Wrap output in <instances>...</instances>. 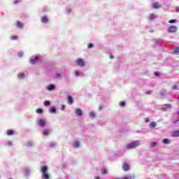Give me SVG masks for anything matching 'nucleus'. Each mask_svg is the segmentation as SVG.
Wrapping results in <instances>:
<instances>
[{"mask_svg": "<svg viewBox=\"0 0 179 179\" xmlns=\"http://www.w3.org/2000/svg\"><path fill=\"white\" fill-rule=\"evenodd\" d=\"M41 171L42 173V178L50 179V174H48V167H47V166H41Z\"/></svg>", "mask_w": 179, "mask_h": 179, "instance_id": "f257e3e1", "label": "nucleus"}, {"mask_svg": "<svg viewBox=\"0 0 179 179\" xmlns=\"http://www.w3.org/2000/svg\"><path fill=\"white\" fill-rule=\"evenodd\" d=\"M139 145H141V142L139 141H133L127 145V149H134L135 148H138Z\"/></svg>", "mask_w": 179, "mask_h": 179, "instance_id": "f03ea898", "label": "nucleus"}, {"mask_svg": "<svg viewBox=\"0 0 179 179\" xmlns=\"http://www.w3.org/2000/svg\"><path fill=\"white\" fill-rule=\"evenodd\" d=\"M177 30H178V28L177 27V26H171L167 29V31H169V33H176Z\"/></svg>", "mask_w": 179, "mask_h": 179, "instance_id": "7ed1b4c3", "label": "nucleus"}, {"mask_svg": "<svg viewBox=\"0 0 179 179\" xmlns=\"http://www.w3.org/2000/svg\"><path fill=\"white\" fill-rule=\"evenodd\" d=\"M76 62L77 63V65H78V66H85V60H83V59H77L76 60Z\"/></svg>", "mask_w": 179, "mask_h": 179, "instance_id": "20e7f679", "label": "nucleus"}, {"mask_svg": "<svg viewBox=\"0 0 179 179\" xmlns=\"http://www.w3.org/2000/svg\"><path fill=\"white\" fill-rule=\"evenodd\" d=\"M122 170H124V171H129V165L128 164V163L124 162L122 165Z\"/></svg>", "mask_w": 179, "mask_h": 179, "instance_id": "39448f33", "label": "nucleus"}, {"mask_svg": "<svg viewBox=\"0 0 179 179\" xmlns=\"http://www.w3.org/2000/svg\"><path fill=\"white\" fill-rule=\"evenodd\" d=\"M38 125H39V127H45V122L43 120H38L37 122Z\"/></svg>", "mask_w": 179, "mask_h": 179, "instance_id": "423d86ee", "label": "nucleus"}, {"mask_svg": "<svg viewBox=\"0 0 179 179\" xmlns=\"http://www.w3.org/2000/svg\"><path fill=\"white\" fill-rule=\"evenodd\" d=\"M29 62L31 65H35V64L38 62V57H36L34 59H31Z\"/></svg>", "mask_w": 179, "mask_h": 179, "instance_id": "0eeeda50", "label": "nucleus"}, {"mask_svg": "<svg viewBox=\"0 0 179 179\" xmlns=\"http://www.w3.org/2000/svg\"><path fill=\"white\" fill-rule=\"evenodd\" d=\"M42 23H48V17L47 16H43L41 17Z\"/></svg>", "mask_w": 179, "mask_h": 179, "instance_id": "6e6552de", "label": "nucleus"}, {"mask_svg": "<svg viewBox=\"0 0 179 179\" xmlns=\"http://www.w3.org/2000/svg\"><path fill=\"white\" fill-rule=\"evenodd\" d=\"M172 136L173 138H177L179 136V130L178 131H174L173 133H172Z\"/></svg>", "mask_w": 179, "mask_h": 179, "instance_id": "1a4fd4ad", "label": "nucleus"}, {"mask_svg": "<svg viewBox=\"0 0 179 179\" xmlns=\"http://www.w3.org/2000/svg\"><path fill=\"white\" fill-rule=\"evenodd\" d=\"M69 104H73V98L72 96H69L67 98Z\"/></svg>", "mask_w": 179, "mask_h": 179, "instance_id": "9d476101", "label": "nucleus"}, {"mask_svg": "<svg viewBox=\"0 0 179 179\" xmlns=\"http://www.w3.org/2000/svg\"><path fill=\"white\" fill-rule=\"evenodd\" d=\"M17 27H19V29H23V24L20 22V21H17Z\"/></svg>", "mask_w": 179, "mask_h": 179, "instance_id": "9b49d317", "label": "nucleus"}, {"mask_svg": "<svg viewBox=\"0 0 179 179\" xmlns=\"http://www.w3.org/2000/svg\"><path fill=\"white\" fill-rule=\"evenodd\" d=\"M76 114L79 116L82 115V110L80 108H77L76 110Z\"/></svg>", "mask_w": 179, "mask_h": 179, "instance_id": "f8f14e48", "label": "nucleus"}, {"mask_svg": "<svg viewBox=\"0 0 179 179\" xmlns=\"http://www.w3.org/2000/svg\"><path fill=\"white\" fill-rule=\"evenodd\" d=\"M152 8H154V9H159L160 8V4H159V3H154Z\"/></svg>", "mask_w": 179, "mask_h": 179, "instance_id": "ddd939ff", "label": "nucleus"}, {"mask_svg": "<svg viewBox=\"0 0 179 179\" xmlns=\"http://www.w3.org/2000/svg\"><path fill=\"white\" fill-rule=\"evenodd\" d=\"M54 89H55V85H50L48 87V90L49 91L54 90Z\"/></svg>", "mask_w": 179, "mask_h": 179, "instance_id": "4468645a", "label": "nucleus"}, {"mask_svg": "<svg viewBox=\"0 0 179 179\" xmlns=\"http://www.w3.org/2000/svg\"><path fill=\"white\" fill-rule=\"evenodd\" d=\"M18 79H23L24 78V73H20L17 75Z\"/></svg>", "mask_w": 179, "mask_h": 179, "instance_id": "2eb2a0df", "label": "nucleus"}, {"mask_svg": "<svg viewBox=\"0 0 179 179\" xmlns=\"http://www.w3.org/2000/svg\"><path fill=\"white\" fill-rule=\"evenodd\" d=\"M156 122H151L150 123V128H156Z\"/></svg>", "mask_w": 179, "mask_h": 179, "instance_id": "dca6fc26", "label": "nucleus"}, {"mask_svg": "<svg viewBox=\"0 0 179 179\" xmlns=\"http://www.w3.org/2000/svg\"><path fill=\"white\" fill-rule=\"evenodd\" d=\"M79 145H80V143H79V141H74V142H73V146H74V148H79Z\"/></svg>", "mask_w": 179, "mask_h": 179, "instance_id": "f3484780", "label": "nucleus"}, {"mask_svg": "<svg viewBox=\"0 0 179 179\" xmlns=\"http://www.w3.org/2000/svg\"><path fill=\"white\" fill-rule=\"evenodd\" d=\"M163 143H165V145H169V143H170V141L169 140V138H164L163 140Z\"/></svg>", "mask_w": 179, "mask_h": 179, "instance_id": "a211bd4d", "label": "nucleus"}, {"mask_svg": "<svg viewBox=\"0 0 179 179\" xmlns=\"http://www.w3.org/2000/svg\"><path fill=\"white\" fill-rule=\"evenodd\" d=\"M6 134L7 135L10 136V135H13L14 132H13V130H8Z\"/></svg>", "mask_w": 179, "mask_h": 179, "instance_id": "6ab92c4d", "label": "nucleus"}, {"mask_svg": "<svg viewBox=\"0 0 179 179\" xmlns=\"http://www.w3.org/2000/svg\"><path fill=\"white\" fill-rule=\"evenodd\" d=\"M50 104H51V102H50V101H45L44 106H45V107H48Z\"/></svg>", "mask_w": 179, "mask_h": 179, "instance_id": "aec40b11", "label": "nucleus"}, {"mask_svg": "<svg viewBox=\"0 0 179 179\" xmlns=\"http://www.w3.org/2000/svg\"><path fill=\"white\" fill-rule=\"evenodd\" d=\"M36 113H38V114H42V113H43V109H41V108H38V109H36Z\"/></svg>", "mask_w": 179, "mask_h": 179, "instance_id": "412c9836", "label": "nucleus"}, {"mask_svg": "<svg viewBox=\"0 0 179 179\" xmlns=\"http://www.w3.org/2000/svg\"><path fill=\"white\" fill-rule=\"evenodd\" d=\"M155 19H156V16L155 15L152 14L150 16V20H155Z\"/></svg>", "mask_w": 179, "mask_h": 179, "instance_id": "4be33fe9", "label": "nucleus"}, {"mask_svg": "<svg viewBox=\"0 0 179 179\" xmlns=\"http://www.w3.org/2000/svg\"><path fill=\"white\" fill-rule=\"evenodd\" d=\"M48 134H50V130L48 129H45L43 131V135H48Z\"/></svg>", "mask_w": 179, "mask_h": 179, "instance_id": "5701e85b", "label": "nucleus"}, {"mask_svg": "<svg viewBox=\"0 0 179 179\" xmlns=\"http://www.w3.org/2000/svg\"><path fill=\"white\" fill-rule=\"evenodd\" d=\"M11 40H17L18 37L17 36L13 35L10 37Z\"/></svg>", "mask_w": 179, "mask_h": 179, "instance_id": "b1692460", "label": "nucleus"}, {"mask_svg": "<svg viewBox=\"0 0 179 179\" xmlns=\"http://www.w3.org/2000/svg\"><path fill=\"white\" fill-rule=\"evenodd\" d=\"M50 113H55V111H57V110L55 109V107H52V108L50 109Z\"/></svg>", "mask_w": 179, "mask_h": 179, "instance_id": "393cba45", "label": "nucleus"}, {"mask_svg": "<svg viewBox=\"0 0 179 179\" xmlns=\"http://www.w3.org/2000/svg\"><path fill=\"white\" fill-rule=\"evenodd\" d=\"M172 89L173 90H178V85H173V86H172Z\"/></svg>", "mask_w": 179, "mask_h": 179, "instance_id": "a878e982", "label": "nucleus"}, {"mask_svg": "<svg viewBox=\"0 0 179 179\" xmlns=\"http://www.w3.org/2000/svg\"><path fill=\"white\" fill-rule=\"evenodd\" d=\"M174 52H175V54H178V52H179V48H176L175 50H174Z\"/></svg>", "mask_w": 179, "mask_h": 179, "instance_id": "bb28decb", "label": "nucleus"}, {"mask_svg": "<svg viewBox=\"0 0 179 179\" xmlns=\"http://www.w3.org/2000/svg\"><path fill=\"white\" fill-rule=\"evenodd\" d=\"M120 107H124V106H125V102L124 101H121L120 103Z\"/></svg>", "mask_w": 179, "mask_h": 179, "instance_id": "cd10ccee", "label": "nucleus"}, {"mask_svg": "<svg viewBox=\"0 0 179 179\" xmlns=\"http://www.w3.org/2000/svg\"><path fill=\"white\" fill-rule=\"evenodd\" d=\"M90 115H91L93 118H94V117H96V113H95L94 112H91V113H90Z\"/></svg>", "mask_w": 179, "mask_h": 179, "instance_id": "c85d7f7f", "label": "nucleus"}, {"mask_svg": "<svg viewBox=\"0 0 179 179\" xmlns=\"http://www.w3.org/2000/svg\"><path fill=\"white\" fill-rule=\"evenodd\" d=\"M101 173L102 174H107V169H102Z\"/></svg>", "mask_w": 179, "mask_h": 179, "instance_id": "c756f323", "label": "nucleus"}, {"mask_svg": "<svg viewBox=\"0 0 179 179\" xmlns=\"http://www.w3.org/2000/svg\"><path fill=\"white\" fill-rule=\"evenodd\" d=\"M75 75H76V76H79V75H80V72H79L78 71H75Z\"/></svg>", "mask_w": 179, "mask_h": 179, "instance_id": "7c9ffc66", "label": "nucleus"}, {"mask_svg": "<svg viewBox=\"0 0 179 179\" xmlns=\"http://www.w3.org/2000/svg\"><path fill=\"white\" fill-rule=\"evenodd\" d=\"M27 146H33V142L29 141V142L27 143Z\"/></svg>", "mask_w": 179, "mask_h": 179, "instance_id": "2f4dec72", "label": "nucleus"}, {"mask_svg": "<svg viewBox=\"0 0 179 179\" xmlns=\"http://www.w3.org/2000/svg\"><path fill=\"white\" fill-rule=\"evenodd\" d=\"M176 22H177L176 20H169V23H171V24L176 23Z\"/></svg>", "mask_w": 179, "mask_h": 179, "instance_id": "473e14b6", "label": "nucleus"}, {"mask_svg": "<svg viewBox=\"0 0 179 179\" xmlns=\"http://www.w3.org/2000/svg\"><path fill=\"white\" fill-rule=\"evenodd\" d=\"M166 108H171V104H166Z\"/></svg>", "mask_w": 179, "mask_h": 179, "instance_id": "72a5a7b5", "label": "nucleus"}, {"mask_svg": "<svg viewBox=\"0 0 179 179\" xmlns=\"http://www.w3.org/2000/svg\"><path fill=\"white\" fill-rule=\"evenodd\" d=\"M156 145H157V143L153 142L152 144V148H155V146H156Z\"/></svg>", "mask_w": 179, "mask_h": 179, "instance_id": "f704fd0d", "label": "nucleus"}, {"mask_svg": "<svg viewBox=\"0 0 179 179\" xmlns=\"http://www.w3.org/2000/svg\"><path fill=\"white\" fill-rule=\"evenodd\" d=\"M155 76H160V73H159V72H155Z\"/></svg>", "mask_w": 179, "mask_h": 179, "instance_id": "c9c22d12", "label": "nucleus"}, {"mask_svg": "<svg viewBox=\"0 0 179 179\" xmlns=\"http://www.w3.org/2000/svg\"><path fill=\"white\" fill-rule=\"evenodd\" d=\"M18 55H19V57H23V53L22 52H19Z\"/></svg>", "mask_w": 179, "mask_h": 179, "instance_id": "e433bc0d", "label": "nucleus"}, {"mask_svg": "<svg viewBox=\"0 0 179 179\" xmlns=\"http://www.w3.org/2000/svg\"><path fill=\"white\" fill-rule=\"evenodd\" d=\"M123 179H132V177H124Z\"/></svg>", "mask_w": 179, "mask_h": 179, "instance_id": "4c0bfd02", "label": "nucleus"}, {"mask_svg": "<svg viewBox=\"0 0 179 179\" xmlns=\"http://www.w3.org/2000/svg\"><path fill=\"white\" fill-rule=\"evenodd\" d=\"M19 2H20V0H15V1H14V3H19Z\"/></svg>", "mask_w": 179, "mask_h": 179, "instance_id": "58836bf2", "label": "nucleus"}, {"mask_svg": "<svg viewBox=\"0 0 179 179\" xmlns=\"http://www.w3.org/2000/svg\"><path fill=\"white\" fill-rule=\"evenodd\" d=\"M54 146H55V144H54V143L50 144V148H54Z\"/></svg>", "mask_w": 179, "mask_h": 179, "instance_id": "ea45409f", "label": "nucleus"}, {"mask_svg": "<svg viewBox=\"0 0 179 179\" xmlns=\"http://www.w3.org/2000/svg\"><path fill=\"white\" fill-rule=\"evenodd\" d=\"M62 110H65V105L62 106Z\"/></svg>", "mask_w": 179, "mask_h": 179, "instance_id": "a19ab883", "label": "nucleus"}, {"mask_svg": "<svg viewBox=\"0 0 179 179\" xmlns=\"http://www.w3.org/2000/svg\"><path fill=\"white\" fill-rule=\"evenodd\" d=\"M152 94V92H150V91L146 92V94Z\"/></svg>", "mask_w": 179, "mask_h": 179, "instance_id": "79ce46f5", "label": "nucleus"}, {"mask_svg": "<svg viewBox=\"0 0 179 179\" xmlns=\"http://www.w3.org/2000/svg\"><path fill=\"white\" fill-rule=\"evenodd\" d=\"M110 59H113L114 56H113V55H110Z\"/></svg>", "mask_w": 179, "mask_h": 179, "instance_id": "37998d69", "label": "nucleus"}, {"mask_svg": "<svg viewBox=\"0 0 179 179\" xmlns=\"http://www.w3.org/2000/svg\"><path fill=\"white\" fill-rule=\"evenodd\" d=\"M176 12H179V7H176Z\"/></svg>", "mask_w": 179, "mask_h": 179, "instance_id": "c03bdc74", "label": "nucleus"}, {"mask_svg": "<svg viewBox=\"0 0 179 179\" xmlns=\"http://www.w3.org/2000/svg\"><path fill=\"white\" fill-rule=\"evenodd\" d=\"M8 145H9V146H11V145H12V143L8 142Z\"/></svg>", "mask_w": 179, "mask_h": 179, "instance_id": "a18cd8bd", "label": "nucleus"}, {"mask_svg": "<svg viewBox=\"0 0 179 179\" xmlns=\"http://www.w3.org/2000/svg\"><path fill=\"white\" fill-rule=\"evenodd\" d=\"M90 48H93V44L90 43Z\"/></svg>", "mask_w": 179, "mask_h": 179, "instance_id": "49530a36", "label": "nucleus"}, {"mask_svg": "<svg viewBox=\"0 0 179 179\" xmlns=\"http://www.w3.org/2000/svg\"><path fill=\"white\" fill-rule=\"evenodd\" d=\"M87 47L88 48H90V43H88Z\"/></svg>", "mask_w": 179, "mask_h": 179, "instance_id": "de8ad7c7", "label": "nucleus"}, {"mask_svg": "<svg viewBox=\"0 0 179 179\" xmlns=\"http://www.w3.org/2000/svg\"><path fill=\"white\" fill-rule=\"evenodd\" d=\"M167 110V108H163L164 111H166Z\"/></svg>", "mask_w": 179, "mask_h": 179, "instance_id": "09e8293b", "label": "nucleus"}, {"mask_svg": "<svg viewBox=\"0 0 179 179\" xmlns=\"http://www.w3.org/2000/svg\"><path fill=\"white\" fill-rule=\"evenodd\" d=\"M96 179H100V178L99 176L96 177Z\"/></svg>", "mask_w": 179, "mask_h": 179, "instance_id": "8fccbe9b", "label": "nucleus"}, {"mask_svg": "<svg viewBox=\"0 0 179 179\" xmlns=\"http://www.w3.org/2000/svg\"><path fill=\"white\" fill-rule=\"evenodd\" d=\"M146 122H149V120H146Z\"/></svg>", "mask_w": 179, "mask_h": 179, "instance_id": "3c124183", "label": "nucleus"}, {"mask_svg": "<svg viewBox=\"0 0 179 179\" xmlns=\"http://www.w3.org/2000/svg\"><path fill=\"white\" fill-rule=\"evenodd\" d=\"M99 110H101V107L99 108Z\"/></svg>", "mask_w": 179, "mask_h": 179, "instance_id": "603ef678", "label": "nucleus"}, {"mask_svg": "<svg viewBox=\"0 0 179 179\" xmlns=\"http://www.w3.org/2000/svg\"><path fill=\"white\" fill-rule=\"evenodd\" d=\"M9 179H12V178H9Z\"/></svg>", "mask_w": 179, "mask_h": 179, "instance_id": "864d4df0", "label": "nucleus"}]
</instances>
